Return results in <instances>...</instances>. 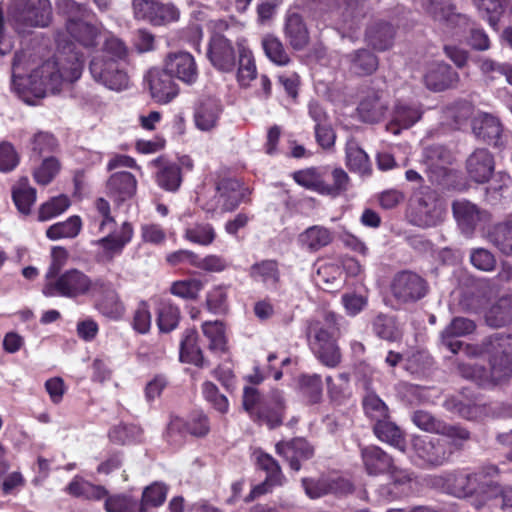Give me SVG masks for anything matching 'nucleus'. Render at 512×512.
I'll return each mask as SVG.
<instances>
[{
  "label": "nucleus",
  "instance_id": "obj_16",
  "mask_svg": "<svg viewBox=\"0 0 512 512\" xmlns=\"http://www.w3.org/2000/svg\"><path fill=\"white\" fill-rule=\"evenodd\" d=\"M427 292L426 282L412 272L399 273L393 281L392 293L401 302L417 301Z\"/></svg>",
  "mask_w": 512,
  "mask_h": 512
},
{
  "label": "nucleus",
  "instance_id": "obj_1",
  "mask_svg": "<svg viewBox=\"0 0 512 512\" xmlns=\"http://www.w3.org/2000/svg\"><path fill=\"white\" fill-rule=\"evenodd\" d=\"M69 13L66 31L57 35L58 51L53 59L39 63L28 51L15 55L12 66V87L27 104L35 105L48 93H57L65 82L77 81L82 74L83 57L68 36L89 47L95 44L98 29L90 25L87 10L72 0H64Z\"/></svg>",
  "mask_w": 512,
  "mask_h": 512
},
{
  "label": "nucleus",
  "instance_id": "obj_53",
  "mask_svg": "<svg viewBox=\"0 0 512 512\" xmlns=\"http://www.w3.org/2000/svg\"><path fill=\"white\" fill-rule=\"evenodd\" d=\"M262 47L265 55L277 65H286L289 62V56L286 53L281 41L274 35H265L262 38Z\"/></svg>",
  "mask_w": 512,
  "mask_h": 512
},
{
  "label": "nucleus",
  "instance_id": "obj_43",
  "mask_svg": "<svg viewBox=\"0 0 512 512\" xmlns=\"http://www.w3.org/2000/svg\"><path fill=\"white\" fill-rule=\"evenodd\" d=\"M82 228V221L79 216H71L66 221L51 225L46 230V236L50 240L76 237Z\"/></svg>",
  "mask_w": 512,
  "mask_h": 512
},
{
  "label": "nucleus",
  "instance_id": "obj_35",
  "mask_svg": "<svg viewBox=\"0 0 512 512\" xmlns=\"http://www.w3.org/2000/svg\"><path fill=\"white\" fill-rule=\"evenodd\" d=\"M328 176V169L313 167L297 171L293 174L297 184L322 195H324L325 190V178H328Z\"/></svg>",
  "mask_w": 512,
  "mask_h": 512
},
{
  "label": "nucleus",
  "instance_id": "obj_62",
  "mask_svg": "<svg viewBox=\"0 0 512 512\" xmlns=\"http://www.w3.org/2000/svg\"><path fill=\"white\" fill-rule=\"evenodd\" d=\"M363 406L366 414L378 421H382L388 416V408L385 403L374 393H368L364 400Z\"/></svg>",
  "mask_w": 512,
  "mask_h": 512
},
{
  "label": "nucleus",
  "instance_id": "obj_45",
  "mask_svg": "<svg viewBox=\"0 0 512 512\" xmlns=\"http://www.w3.org/2000/svg\"><path fill=\"white\" fill-rule=\"evenodd\" d=\"M302 486L306 495L311 499L320 498L328 493L339 491V483L334 479L322 477L319 479L304 478Z\"/></svg>",
  "mask_w": 512,
  "mask_h": 512
},
{
  "label": "nucleus",
  "instance_id": "obj_38",
  "mask_svg": "<svg viewBox=\"0 0 512 512\" xmlns=\"http://www.w3.org/2000/svg\"><path fill=\"white\" fill-rule=\"evenodd\" d=\"M202 332L209 341V349L215 354H224L227 352V340L225 328L220 321H207L202 324Z\"/></svg>",
  "mask_w": 512,
  "mask_h": 512
},
{
  "label": "nucleus",
  "instance_id": "obj_56",
  "mask_svg": "<svg viewBox=\"0 0 512 512\" xmlns=\"http://www.w3.org/2000/svg\"><path fill=\"white\" fill-rule=\"evenodd\" d=\"M328 178H325L324 195L337 196L347 190L349 177L341 168L328 170Z\"/></svg>",
  "mask_w": 512,
  "mask_h": 512
},
{
  "label": "nucleus",
  "instance_id": "obj_54",
  "mask_svg": "<svg viewBox=\"0 0 512 512\" xmlns=\"http://www.w3.org/2000/svg\"><path fill=\"white\" fill-rule=\"evenodd\" d=\"M181 181V172L178 164H166L157 173V183L165 190L176 191L179 188Z\"/></svg>",
  "mask_w": 512,
  "mask_h": 512
},
{
  "label": "nucleus",
  "instance_id": "obj_4",
  "mask_svg": "<svg viewBox=\"0 0 512 512\" xmlns=\"http://www.w3.org/2000/svg\"><path fill=\"white\" fill-rule=\"evenodd\" d=\"M427 13L434 20L445 24L447 37L456 40L467 38L468 44L475 50L489 49L490 40L485 31L478 28L468 16L457 13L451 0H431L427 6Z\"/></svg>",
  "mask_w": 512,
  "mask_h": 512
},
{
  "label": "nucleus",
  "instance_id": "obj_5",
  "mask_svg": "<svg viewBox=\"0 0 512 512\" xmlns=\"http://www.w3.org/2000/svg\"><path fill=\"white\" fill-rule=\"evenodd\" d=\"M126 54L127 49L120 39L108 38L90 61L89 70L93 79L111 90L125 89L128 86V75L121 61Z\"/></svg>",
  "mask_w": 512,
  "mask_h": 512
},
{
  "label": "nucleus",
  "instance_id": "obj_22",
  "mask_svg": "<svg viewBox=\"0 0 512 512\" xmlns=\"http://www.w3.org/2000/svg\"><path fill=\"white\" fill-rule=\"evenodd\" d=\"M493 155L484 148L474 150L466 160L467 173L478 183L487 182L494 171Z\"/></svg>",
  "mask_w": 512,
  "mask_h": 512
},
{
  "label": "nucleus",
  "instance_id": "obj_19",
  "mask_svg": "<svg viewBox=\"0 0 512 512\" xmlns=\"http://www.w3.org/2000/svg\"><path fill=\"white\" fill-rule=\"evenodd\" d=\"M146 80L151 97L160 104H167L178 94V87L172 76L165 70L153 68L149 70Z\"/></svg>",
  "mask_w": 512,
  "mask_h": 512
},
{
  "label": "nucleus",
  "instance_id": "obj_57",
  "mask_svg": "<svg viewBox=\"0 0 512 512\" xmlns=\"http://www.w3.org/2000/svg\"><path fill=\"white\" fill-rule=\"evenodd\" d=\"M70 206V200L65 195H60L52 198L41 205L38 213V219L40 221H47L54 217H57Z\"/></svg>",
  "mask_w": 512,
  "mask_h": 512
},
{
  "label": "nucleus",
  "instance_id": "obj_50",
  "mask_svg": "<svg viewBox=\"0 0 512 512\" xmlns=\"http://www.w3.org/2000/svg\"><path fill=\"white\" fill-rule=\"evenodd\" d=\"M184 238L194 244L208 246L215 240L216 232L211 224L197 223L185 229Z\"/></svg>",
  "mask_w": 512,
  "mask_h": 512
},
{
  "label": "nucleus",
  "instance_id": "obj_51",
  "mask_svg": "<svg viewBox=\"0 0 512 512\" xmlns=\"http://www.w3.org/2000/svg\"><path fill=\"white\" fill-rule=\"evenodd\" d=\"M486 322L492 327H501L506 325L512 319V301L510 299H500L486 313Z\"/></svg>",
  "mask_w": 512,
  "mask_h": 512
},
{
  "label": "nucleus",
  "instance_id": "obj_21",
  "mask_svg": "<svg viewBox=\"0 0 512 512\" xmlns=\"http://www.w3.org/2000/svg\"><path fill=\"white\" fill-rule=\"evenodd\" d=\"M424 81L428 89L443 91L454 87L459 81V75L447 63L433 62L427 68Z\"/></svg>",
  "mask_w": 512,
  "mask_h": 512
},
{
  "label": "nucleus",
  "instance_id": "obj_6",
  "mask_svg": "<svg viewBox=\"0 0 512 512\" xmlns=\"http://www.w3.org/2000/svg\"><path fill=\"white\" fill-rule=\"evenodd\" d=\"M339 334L337 316L332 312H324L309 323L307 335L309 344L317 358L328 367L340 363L341 354L336 343Z\"/></svg>",
  "mask_w": 512,
  "mask_h": 512
},
{
  "label": "nucleus",
  "instance_id": "obj_40",
  "mask_svg": "<svg viewBox=\"0 0 512 512\" xmlns=\"http://www.w3.org/2000/svg\"><path fill=\"white\" fill-rule=\"evenodd\" d=\"M345 60L349 64V70L357 75L371 74L378 67L377 58L371 52L364 49L349 54Z\"/></svg>",
  "mask_w": 512,
  "mask_h": 512
},
{
  "label": "nucleus",
  "instance_id": "obj_36",
  "mask_svg": "<svg viewBox=\"0 0 512 512\" xmlns=\"http://www.w3.org/2000/svg\"><path fill=\"white\" fill-rule=\"evenodd\" d=\"M180 359L182 362L203 366L204 359L198 344V333L195 329H187L180 346Z\"/></svg>",
  "mask_w": 512,
  "mask_h": 512
},
{
  "label": "nucleus",
  "instance_id": "obj_2",
  "mask_svg": "<svg viewBox=\"0 0 512 512\" xmlns=\"http://www.w3.org/2000/svg\"><path fill=\"white\" fill-rule=\"evenodd\" d=\"M475 323L464 317H455L441 332V343L456 354L462 351L468 362L458 364L459 374L479 386L493 385L512 376V337L495 334L481 346L464 345L457 340L471 334Z\"/></svg>",
  "mask_w": 512,
  "mask_h": 512
},
{
  "label": "nucleus",
  "instance_id": "obj_47",
  "mask_svg": "<svg viewBox=\"0 0 512 512\" xmlns=\"http://www.w3.org/2000/svg\"><path fill=\"white\" fill-rule=\"evenodd\" d=\"M250 276L267 287H274L279 279L277 263L272 260L256 263L250 268Z\"/></svg>",
  "mask_w": 512,
  "mask_h": 512
},
{
  "label": "nucleus",
  "instance_id": "obj_11",
  "mask_svg": "<svg viewBox=\"0 0 512 512\" xmlns=\"http://www.w3.org/2000/svg\"><path fill=\"white\" fill-rule=\"evenodd\" d=\"M244 197L243 189L236 180L225 179L218 183L212 195L202 202V208L212 217L222 216L235 210Z\"/></svg>",
  "mask_w": 512,
  "mask_h": 512
},
{
  "label": "nucleus",
  "instance_id": "obj_29",
  "mask_svg": "<svg viewBox=\"0 0 512 512\" xmlns=\"http://www.w3.org/2000/svg\"><path fill=\"white\" fill-rule=\"evenodd\" d=\"M361 457L368 474L379 475L390 470L392 458L377 446H367L361 449Z\"/></svg>",
  "mask_w": 512,
  "mask_h": 512
},
{
  "label": "nucleus",
  "instance_id": "obj_59",
  "mask_svg": "<svg viewBox=\"0 0 512 512\" xmlns=\"http://www.w3.org/2000/svg\"><path fill=\"white\" fill-rule=\"evenodd\" d=\"M60 169L59 160L55 157H48L34 170L33 176L38 184L47 185L56 177Z\"/></svg>",
  "mask_w": 512,
  "mask_h": 512
},
{
  "label": "nucleus",
  "instance_id": "obj_3",
  "mask_svg": "<svg viewBox=\"0 0 512 512\" xmlns=\"http://www.w3.org/2000/svg\"><path fill=\"white\" fill-rule=\"evenodd\" d=\"M498 469L493 465L485 466L475 473L464 471L448 473L442 477L443 488L459 498L470 497L471 504L480 509L489 503L490 496L487 491L497 493L495 479L498 476Z\"/></svg>",
  "mask_w": 512,
  "mask_h": 512
},
{
  "label": "nucleus",
  "instance_id": "obj_31",
  "mask_svg": "<svg viewBox=\"0 0 512 512\" xmlns=\"http://www.w3.org/2000/svg\"><path fill=\"white\" fill-rule=\"evenodd\" d=\"M237 47L239 53L238 82L241 86L247 87L257 76L255 59L245 39H238Z\"/></svg>",
  "mask_w": 512,
  "mask_h": 512
},
{
  "label": "nucleus",
  "instance_id": "obj_42",
  "mask_svg": "<svg viewBox=\"0 0 512 512\" xmlns=\"http://www.w3.org/2000/svg\"><path fill=\"white\" fill-rule=\"evenodd\" d=\"M489 241L505 255H512V221L496 224L488 233Z\"/></svg>",
  "mask_w": 512,
  "mask_h": 512
},
{
  "label": "nucleus",
  "instance_id": "obj_39",
  "mask_svg": "<svg viewBox=\"0 0 512 512\" xmlns=\"http://www.w3.org/2000/svg\"><path fill=\"white\" fill-rule=\"evenodd\" d=\"M374 433L377 438L398 450L405 452V438L401 429L386 419L378 421L374 426Z\"/></svg>",
  "mask_w": 512,
  "mask_h": 512
},
{
  "label": "nucleus",
  "instance_id": "obj_52",
  "mask_svg": "<svg viewBox=\"0 0 512 512\" xmlns=\"http://www.w3.org/2000/svg\"><path fill=\"white\" fill-rule=\"evenodd\" d=\"M107 512H144V506L129 495L110 496L105 501Z\"/></svg>",
  "mask_w": 512,
  "mask_h": 512
},
{
  "label": "nucleus",
  "instance_id": "obj_60",
  "mask_svg": "<svg viewBox=\"0 0 512 512\" xmlns=\"http://www.w3.org/2000/svg\"><path fill=\"white\" fill-rule=\"evenodd\" d=\"M166 495L167 488L161 483H154L146 487L141 499L144 512H147L150 507L160 506L165 501Z\"/></svg>",
  "mask_w": 512,
  "mask_h": 512
},
{
  "label": "nucleus",
  "instance_id": "obj_64",
  "mask_svg": "<svg viewBox=\"0 0 512 512\" xmlns=\"http://www.w3.org/2000/svg\"><path fill=\"white\" fill-rule=\"evenodd\" d=\"M374 331L376 334L386 340H395L399 333L392 317L379 315L374 320Z\"/></svg>",
  "mask_w": 512,
  "mask_h": 512
},
{
  "label": "nucleus",
  "instance_id": "obj_34",
  "mask_svg": "<svg viewBox=\"0 0 512 512\" xmlns=\"http://www.w3.org/2000/svg\"><path fill=\"white\" fill-rule=\"evenodd\" d=\"M315 281L322 289L330 291L342 286V270L339 260L321 264L317 269Z\"/></svg>",
  "mask_w": 512,
  "mask_h": 512
},
{
  "label": "nucleus",
  "instance_id": "obj_28",
  "mask_svg": "<svg viewBox=\"0 0 512 512\" xmlns=\"http://www.w3.org/2000/svg\"><path fill=\"white\" fill-rule=\"evenodd\" d=\"M421 110L416 106L406 103H398L395 106L392 120L387 124V130L395 135L402 129H408L420 120Z\"/></svg>",
  "mask_w": 512,
  "mask_h": 512
},
{
  "label": "nucleus",
  "instance_id": "obj_20",
  "mask_svg": "<svg viewBox=\"0 0 512 512\" xmlns=\"http://www.w3.org/2000/svg\"><path fill=\"white\" fill-rule=\"evenodd\" d=\"M255 457L259 468L266 472V478L252 489L250 495L252 499L269 492L275 486L282 485L285 480L279 464L271 455L263 451H256Z\"/></svg>",
  "mask_w": 512,
  "mask_h": 512
},
{
  "label": "nucleus",
  "instance_id": "obj_23",
  "mask_svg": "<svg viewBox=\"0 0 512 512\" xmlns=\"http://www.w3.org/2000/svg\"><path fill=\"white\" fill-rule=\"evenodd\" d=\"M452 208L459 227L467 235H471L477 225L488 217L485 211L480 210L476 205L467 200L455 201Z\"/></svg>",
  "mask_w": 512,
  "mask_h": 512
},
{
  "label": "nucleus",
  "instance_id": "obj_9",
  "mask_svg": "<svg viewBox=\"0 0 512 512\" xmlns=\"http://www.w3.org/2000/svg\"><path fill=\"white\" fill-rule=\"evenodd\" d=\"M51 20L49 0H12L8 10L9 23L19 32L27 28L45 27Z\"/></svg>",
  "mask_w": 512,
  "mask_h": 512
},
{
  "label": "nucleus",
  "instance_id": "obj_63",
  "mask_svg": "<svg viewBox=\"0 0 512 512\" xmlns=\"http://www.w3.org/2000/svg\"><path fill=\"white\" fill-rule=\"evenodd\" d=\"M202 393L204 398L213 405V407L221 412L225 413L228 411L229 403L228 399L219 393L218 388L212 382H205L202 387Z\"/></svg>",
  "mask_w": 512,
  "mask_h": 512
},
{
  "label": "nucleus",
  "instance_id": "obj_8",
  "mask_svg": "<svg viewBox=\"0 0 512 512\" xmlns=\"http://www.w3.org/2000/svg\"><path fill=\"white\" fill-rule=\"evenodd\" d=\"M243 407L255 421L274 428L282 422L284 398L281 392L274 391L269 400H264L256 388L246 387Z\"/></svg>",
  "mask_w": 512,
  "mask_h": 512
},
{
  "label": "nucleus",
  "instance_id": "obj_58",
  "mask_svg": "<svg viewBox=\"0 0 512 512\" xmlns=\"http://www.w3.org/2000/svg\"><path fill=\"white\" fill-rule=\"evenodd\" d=\"M13 200L21 213L29 214L36 200V190L27 183H19L13 190Z\"/></svg>",
  "mask_w": 512,
  "mask_h": 512
},
{
  "label": "nucleus",
  "instance_id": "obj_13",
  "mask_svg": "<svg viewBox=\"0 0 512 512\" xmlns=\"http://www.w3.org/2000/svg\"><path fill=\"white\" fill-rule=\"evenodd\" d=\"M443 207L433 192L426 190L411 203V221L421 227L437 225L443 218Z\"/></svg>",
  "mask_w": 512,
  "mask_h": 512
},
{
  "label": "nucleus",
  "instance_id": "obj_46",
  "mask_svg": "<svg viewBox=\"0 0 512 512\" xmlns=\"http://www.w3.org/2000/svg\"><path fill=\"white\" fill-rule=\"evenodd\" d=\"M69 494L86 499L99 500L107 495L104 487L94 485L80 477H75L67 486Z\"/></svg>",
  "mask_w": 512,
  "mask_h": 512
},
{
  "label": "nucleus",
  "instance_id": "obj_55",
  "mask_svg": "<svg viewBox=\"0 0 512 512\" xmlns=\"http://www.w3.org/2000/svg\"><path fill=\"white\" fill-rule=\"evenodd\" d=\"M203 289V283L199 279H187L175 281L171 287L170 292L182 299L193 300L196 299Z\"/></svg>",
  "mask_w": 512,
  "mask_h": 512
},
{
  "label": "nucleus",
  "instance_id": "obj_18",
  "mask_svg": "<svg viewBox=\"0 0 512 512\" xmlns=\"http://www.w3.org/2000/svg\"><path fill=\"white\" fill-rule=\"evenodd\" d=\"M208 431L207 417L201 413H196L191 416L189 422H185L180 417L171 418L167 428V437L172 443L178 444L187 433L193 436H204Z\"/></svg>",
  "mask_w": 512,
  "mask_h": 512
},
{
  "label": "nucleus",
  "instance_id": "obj_44",
  "mask_svg": "<svg viewBox=\"0 0 512 512\" xmlns=\"http://www.w3.org/2000/svg\"><path fill=\"white\" fill-rule=\"evenodd\" d=\"M180 320V310L171 302L163 300L157 309V325L161 332L168 333L174 330Z\"/></svg>",
  "mask_w": 512,
  "mask_h": 512
},
{
  "label": "nucleus",
  "instance_id": "obj_30",
  "mask_svg": "<svg viewBox=\"0 0 512 512\" xmlns=\"http://www.w3.org/2000/svg\"><path fill=\"white\" fill-rule=\"evenodd\" d=\"M98 293H103L97 303L100 313L113 320L120 319L124 315L125 307L111 285L105 282L103 288H97L96 294Z\"/></svg>",
  "mask_w": 512,
  "mask_h": 512
},
{
  "label": "nucleus",
  "instance_id": "obj_12",
  "mask_svg": "<svg viewBox=\"0 0 512 512\" xmlns=\"http://www.w3.org/2000/svg\"><path fill=\"white\" fill-rule=\"evenodd\" d=\"M333 8L329 18L342 37L353 38L360 27L364 15V7L360 0H331Z\"/></svg>",
  "mask_w": 512,
  "mask_h": 512
},
{
  "label": "nucleus",
  "instance_id": "obj_33",
  "mask_svg": "<svg viewBox=\"0 0 512 512\" xmlns=\"http://www.w3.org/2000/svg\"><path fill=\"white\" fill-rule=\"evenodd\" d=\"M137 182L129 172H118L108 180L107 189L117 200L124 201L131 198L136 192Z\"/></svg>",
  "mask_w": 512,
  "mask_h": 512
},
{
  "label": "nucleus",
  "instance_id": "obj_61",
  "mask_svg": "<svg viewBox=\"0 0 512 512\" xmlns=\"http://www.w3.org/2000/svg\"><path fill=\"white\" fill-rule=\"evenodd\" d=\"M179 17L180 11L174 4L158 2L149 22L153 25H165L177 21Z\"/></svg>",
  "mask_w": 512,
  "mask_h": 512
},
{
  "label": "nucleus",
  "instance_id": "obj_10",
  "mask_svg": "<svg viewBox=\"0 0 512 512\" xmlns=\"http://www.w3.org/2000/svg\"><path fill=\"white\" fill-rule=\"evenodd\" d=\"M208 28L212 32L208 57L214 67L224 72L233 71L235 68V52L230 40L223 35L229 32V25L224 20H211Z\"/></svg>",
  "mask_w": 512,
  "mask_h": 512
},
{
  "label": "nucleus",
  "instance_id": "obj_27",
  "mask_svg": "<svg viewBox=\"0 0 512 512\" xmlns=\"http://www.w3.org/2000/svg\"><path fill=\"white\" fill-rule=\"evenodd\" d=\"M357 110L364 122L375 123L380 121L387 111L383 93L380 91L368 93L359 103Z\"/></svg>",
  "mask_w": 512,
  "mask_h": 512
},
{
  "label": "nucleus",
  "instance_id": "obj_41",
  "mask_svg": "<svg viewBox=\"0 0 512 512\" xmlns=\"http://www.w3.org/2000/svg\"><path fill=\"white\" fill-rule=\"evenodd\" d=\"M394 30L390 24L381 22L370 26L366 39L377 50H386L392 45Z\"/></svg>",
  "mask_w": 512,
  "mask_h": 512
},
{
  "label": "nucleus",
  "instance_id": "obj_49",
  "mask_svg": "<svg viewBox=\"0 0 512 512\" xmlns=\"http://www.w3.org/2000/svg\"><path fill=\"white\" fill-rule=\"evenodd\" d=\"M472 2L480 16L492 27L498 24L507 4V0H472Z\"/></svg>",
  "mask_w": 512,
  "mask_h": 512
},
{
  "label": "nucleus",
  "instance_id": "obj_48",
  "mask_svg": "<svg viewBox=\"0 0 512 512\" xmlns=\"http://www.w3.org/2000/svg\"><path fill=\"white\" fill-rule=\"evenodd\" d=\"M346 161L350 170L365 174L369 171L370 162L368 155L354 140H349L346 145Z\"/></svg>",
  "mask_w": 512,
  "mask_h": 512
},
{
  "label": "nucleus",
  "instance_id": "obj_26",
  "mask_svg": "<svg viewBox=\"0 0 512 512\" xmlns=\"http://www.w3.org/2000/svg\"><path fill=\"white\" fill-rule=\"evenodd\" d=\"M333 240L332 232L320 225H313L298 235V245L309 252H317Z\"/></svg>",
  "mask_w": 512,
  "mask_h": 512
},
{
  "label": "nucleus",
  "instance_id": "obj_17",
  "mask_svg": "<svg viewBox=\"0 0 512 512\" xmlns=\"http://www.w3.org/2000/svg\"><path fill=\"white\" fill-rule=\"evenodd\" d=\"M164 69L173 77L191 85L198 78V69L194 57L188 52H174L167 55Z\"/></svg>",
  "mask_w": 512,
  "mask_h": 512
},
{
  "label": "nucleus",
  "instance_id": "obj_15",
  "mask_svg": "<svg viewBox=\"0 0 512 512\" xmlns=\"http://www.w3.org/2000/svg\"><path fill=\"white\" fill-rule=\"evenodd\" d=\"M106 231L108 234L93 244L99 247L104 259L112 260L115 256L120 255L132 240L133 228L130 223L123 222L119 228H106Z\"/></svg>",
  "mask_w": 512,
  "mask_h": 512
},
{
  "label": "nucleus",
  "instance_id": "obj_32",
  "mask_svg": "<svg viewBox=\"0 0 512 512\" xmlns=\"http://www.w3.org/2000/svg\"><path fill=\"white\" fill-rule=\"evenodd\" d=\"M472 126L476 137L486 142L496 141L502 132V125L498 118L488 113L478 114Z\"/></svg>",
  "mask_w": 512,
  "mask_h": 512
},
{
  "label": "nucleus",
  "instance_id": "obj_24",
  "mask_svg": "<svg viewBox=\"0 0 512 512\" xmlns=\"http://www.w3.org/2000/svg\"><path fill=\"white\" fill-rule=\"evenodd\" d=\"M221 112L222 107L219 100L211 97L201 99L194 110L196 127L204 132L214 129L217 126Z\"/></svg>",
  "mask_w": 512,
  "mask_h": 512
},
{
  "label": "nucleus",
  "instance_id": "obj_7",
  "mask_svg": "<svg viewBox=\"0 0 512 512\" xmlns=\"http://www.w3.org/2000/svg\"><path fill=\"white\" fill-rule=\"evenodd\" d=\"M101 279L93 281L78 269H69L52 280L46 281L42 292L46 297L62 296L76 298L83 295H96L97 288H103Z\"/></svg>",
  "mask_w": 512,
  "mask_h": 512
},
{
  "label": "nucleus",
  "instance_id": "obj_25",
  "mask_svg": "<svg viewBox=\"0 0 512 512\" xmlns=\"http://www.w3.org/2000/svg\"><path fill=\"white\" fill-rule=\"evenodd\" d=\"M276 452L289 462L291 469L294 471L300 470L301 460H307L314 454L311 445L302 438L294 439L290 442L277 443Z\"/></svg>",
  "mask_w": 512,
  "mask_h": 512
},
{
  "label": "nucleus",
  "instance_id": "obj_37",
  "mask_svg": "<svg viewBox=\"0 0 512 512\" xmlns=\"http://www.w3.org/2000/svg\"><path fill=\"white\" fill-rule=\"evenodd\" d=\"M285 34L294 49H303L309 41L308 30L300 15L292 13L288 15L285 26Z\"/></svg>",
  "mask_w": 512,
  "mask_h": 512
},
{
  "label": "nucleus",
  "instance_id": "obj_14",
  "mask_svg": "<svg viewBox=\"0 0 512 512\" xmlns=\"http://www.w3.org/2000/svg\"><path fill=\"white\" fill-rule=\"evenodd\" d=\"M446 444L439 438L415 436L412 440L413 461L420 466H439L448 458Z\"/></svg>",
  "mask_w": 512,
  "mask_h": 512
}]
</instances>
